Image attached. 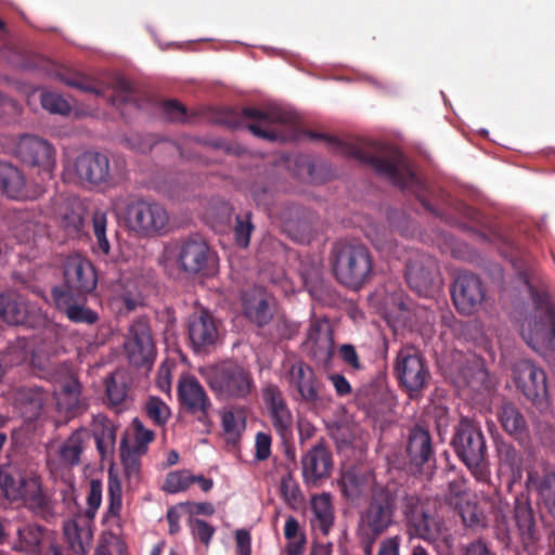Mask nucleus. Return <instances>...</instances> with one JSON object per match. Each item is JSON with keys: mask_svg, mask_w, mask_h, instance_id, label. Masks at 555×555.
<instances>
[{"mask_svg": "<svg viewBox=\"0 0 555 555\" xmlns=\"http://www.w3.org/2000/svg\"><path fill=\"white\" fill-rule=\"evenodd\" d=\"M0 191L9 198L26 201L38 198L43 193V188L40 184H28L16 166L0 163Z\"/></svg>", "mask_w": 555, "mask_h": 555, "instance_id": "4be33fe9", "label": "nucleus"}, {"mask_svg": "<svg viewBox=\"0 0 555 555\" xmlns=\"http://www.w3.org/2000/svg\"><path fill=\"white\" fill-rule=\"evenodd\" d=\"M57 76L63 83L70 88H75L87 93H93L98 96L105 95L106 87L104 83L89 76L69 69H62Z\"/></svg>", "mask_w": 555, "mask_h": 555, "instance_id": "a19ab883", "label": "nucleus"}, {"mask_svg": "<svg viewBox=\"0 0 555 555\" xmlns=\"http://www.w3.org/2000/svg\"><path fill=\"white\" fill-rule=\"evenodd\" d=\"M125 351L134 366H144L153 361L155 346L147 319L139 318L132 322Z\"/></svg>", "mask_w": 555, "mask_h": 555, "instance_id": "6ab92c4d", "label": "nucleus"}, {"mask_svg": "<svg viewBox=\"0 0 555 555\" xmlns=\"http://www.w3.org/2000/svg\"><path fill=\"white\" fill-rule=\"evenodd\" d=\"M461 555H496L492 550L491 543L478 538L462 547Z\"/></svg>", "mask_w": 555, "mask_h": 555, "instance_id": "e2e57ef3", "label": "nucleus"}, {"mask_svg": "<svg viewBox=\"0 0 555 555\" xmlns=\"http://www.w3.org/2000/svg\"><path fill=\"white\" fill-rule=\"evenodd\" d=\"M331 261L336 280L351 289H360L372 275V256L363 244L337 242L332 248Z\"/></svg>", "mask_w": 555, "mask_h": 555, "instance_id": "7ed1b4c3", "label": "nucleus"}, {"mask_svg": "<svg viewBox=\"0 0 555 555\" xmlns=\"http://www.w3.org/2000/svg\"><path fill=\"white\" fill-rule=\"evenodd\" d=\"M106 396L108 402L114 405H120L127 396V386L125 383H118L114 376L106 380Z\"/></svg>", "mask_w": 555, "mask_h": 555, "instance_id": "13d9d810", "label": "nucleus"}, {"mask_svg": "<svg viewBox=\"0 0 555 555\" xmlns=\"http://www.w3.org/2000/svg\"><path fill=\"white\" fill-rule=\"evenodd\" d=\"M262 400L274 430L287 439L292 435L294 420L282 390L275 384H267L262 388Z\"/></svg>", "mask_w": 555, "mask_h": 555, "instance_id": "412c9836", "label": "nucleus"}, {"mask_svg": "<svg viewBox=\"0 0 555 555\" xmlns=\"http://www.w3.org/2000/svg\"><path fill=\"white\" fill-rule=\"evenodd\" d=\"M61 225L68 235H78L83 228V218L80 212L72 209L63 214Z\"/></svg>", "mask_w": 555, "mask_h": 555, "instance_id": "bf43d9fd", "label": "nucleus"}, {"mask_svg": "<svg viewBox=\"0 0 555 555\" xmlns=\"http://www.w3.org/2000/svg\"><path fill=\"white\" fill-rule=\"evenodd\" d=\"M517 372V385L529 400L535 401L546 396V374L543 370L525 361L518 365Z\"/></svg>", "mask_w": 555, "mask_h": 555, "instance_id": "a878e982", "label": "nucleus"}, {"mask_svg": "<svg viewBox=\"0 0 555 555\" xmlns=\"http://www.w3.org/2000/svg\"><path fill=\"white\" fill-rule=\"evenodd\" d=\"M206 382L221 400L246 399L255 389L251 372L234 361H224L210 367Z\"/></svg>", "mask_w": 555, "mask_h": 555, "instance_id": "423d86ee", "label": "nucleus"}, {"mask_svg": "<svg viewBox=\"0 0 555 555\" xmlns=\"http://www.w3.org/2000/svg\"><path fill=\"white\" fill-rule=\"evenodd\" d=\"M280 494L284 502L292 508L299 507L304 504L305 495L293 472L288 470L281 477Z\"/></svg>", "mask_w": 555, "mask_h": 555, "instance_id": "a18cd8bd", "label": "nucleus"}, {"mask_svg": "<svg viewBox=\"0 0 555 555\" xmlns=\"http://www.w3.org/2000/svg\"><path fill=\"white\" fill-rule=\"evenodd\" d=\"M191 534L195 540H198L205 546H208L212 540L216 529L207 521L190 517L188 521Z\"/></svg>", "mask_w": 555, "mask_h": 555, "instance_id": "6e6d98bb", "label": "nucleus"}, {"mask_svg": "<svg viewBox=\"0 0 555 555\" xmlns=\"http://www.w3.org/2000/svg\"><path fill=\"white\" fill-rule=\"evenodd\" d=\"M177 395L183 412L193 415L199 423H209L212 403L196 377L189 375L180 378Z\"/></svg>", "mask_w": 555, "mask_h": 555, "instance_id": "dca6fc26", "label": "nucleus"}, {"mask_svg": "<svg viewBox=\"0 0 555 555\" xmlns=\"http://www.w3.org/2000/svg\"><path fill=\"white\" fill-rule=\"evenodd\" d=\"M451 446L459 460L478 480L488 474V448L481 428L470 418L461 417L454 427Z\"/></svg>", "mask_w": 555, "mask_h": 555, "instance_id": "20e7f679", "label": "nucleus"}, {"mask_svg": "<svg viewBox=\"0 0 555 555\" xmlns=\"http://www.w3.org/2000/svg\"><path fill=\"white\" fill-rule=\"evenodd\" d=\"M281 219L288 231L298 229V231L305 232L310 230L308 212L299 205L293 204L285 207L281 212Z\"/></svg>", "mask_w": 555, "mask_h": 555, "instance_id": "49530a36", "label": "nucleus"}, {"mask_svg": "<svg viewBox=\"0 0 555 555\" xmlns=\"http://www.w3.org/2000/svg\"><path fill=\"white\" fill-rule=\"evenodd\" d=\"M86 517H76L64 524V535L70 550L77 555H86L92 544L93 532L91 522Z\"/></svg>", "mask_w": 555, "mask_h": 555, "instance_id": "cd10ccee", "label": "nucleus"}, {"mask_svg": "<svg viewBox=\"0 0 555 555\" xmlns=\"http://www.w3.org/2000/svg\"><path fill=\"white\" fill-rule=\"evenodd\" d=\"M22 112L20 104L10 98H7L1 93L0 96V119L4 122H13L17 119Z\"/></svg>", "mask_w": 555, "mask_h": 555, "instance_id": "052dcab7", "label": "nucleus"}, {"mask_svg": "<svg viewBox=\"0 0 555 555\" xmlns=\"http://www.w3.org/2000/svg\"><path fill=\"white\" fill-rule=\"evenodd\" d=\"M526 486L538 494L547 513L555 519V472L544 470L540 474L535 469H529Z\"/></svg>", "mask_w": 555, "mask_h": 555, "instance_id": "c85d7f7f", "label": "nucleus"}, {"mask_svg": "<svg viewBox=\"0 0 555 555\" xmlns=\"http://www.w3.org/2000/svg\"><path fill=\"white\" fill-rule=\"evenodd\" d=\"M40 102L44 109L52 114L68 115L70 113L69 103L59 93L44 91L40 95Z\"/></svg>", "mask_w": 555, "mask_h": 555, "instance_id": "864d4df0", "label": "nucleus"}, {"mask_svg": "<svg viewBox=\"0 0 555 555\" xmlns=\"http://www.w3.org/2000/svg\"><path fill=\"white\" fill-rule=\"evenodd\" d=\"M48 530L36 524L25 525L17 530L14 550L27 555H39Z\"/></svg>", "mask_w": 555, "mask_h": 555, "instance_id": "f704fd0d", "label": "nucleus"}, {"mask_svg": "<svg viewBox=\"0 0 555 555\" xmlns=\"http://www.w3.org/2000/svg\"><path fill=\"white\" fill-rule=\"evenodd\" d=\"M499 421L509 436L524 442L528 438V426L522 413L511 402L504 403L499 411Z\"/></svg>", "mask_w": 555, "mask_h": 555, "instance_id": "72a5a7b5", "label": "nucleus"}, {"mask_svg": "<svg viewBox=\"0 0 555 555\" xmlns=\"http://www.w3.org/2000/svg\"><path fill=\"white\" fill-rule=\"evenodd\" d=\"M23 224L15 228V235L21 242L29 241L38 232V224L30 220L29 214H23L18 218Z\"/></svg>", "mask_w": 555, "mask_h": 555, "instance_id": "69168bd1", "label": "nucleus"}, {"mask_svg": "<svg viewBox=\"0 0 555 555\" xmlns=\"http://www.w3.org/2000/svg\"><path fill=\"white\" fill-rule=\"evenodd\" d=\"M13 154L26 166L38 168L39 172L51 178L55 167V150L47 140L23 134L15 143Z\"/></svg>", "mask_w": 555, "mask_h": 555, "instance_id": "9b49d317", "label": "nucleus"}, {"mask_svg": "<svg viewBox=\"0 0 555 555\" xmlns=\"http://www.w3.org/2000/svg\"><path fill=\"white\" fill-rule=\"evenodd\" d=\"M215 121L231 129L245 125L254 135L271 142L297 141L302 135L311 140H327L339 153L370 166L391 184L413 193L426 210L441 217L431 204L430 188L417 177L405 156L395 147L360 139L341 141L313 131H301L295 115L279 107L259 109L247 106L241 111L225 107L217 112Z\"/></svg>", "mask_w": 555, "mask_h": 555, "instance_id": "f257e3e1", "label": "nucleus"}, {"mask_svg": "<svg viewBox=\"0 0 555 555\" xmlns=\"http://www.w3.org/2000/svg\"><path fill=\"white\" fill-rule=\"evenodd\" d=\"M272 438L269 434L258 433L255 441V457L258 461H266L271 455Z\"/></svg>", "mask_w": 555, "mask_h": 555, "instance_id": "774afa93", "label": "nucleus"}, {"mask_svg": "<svg viewBox=\"0 0 555 555\" xmlns=\"http://www.w3.org/2000/svg\"><path fill=\"white\" fill-rule=\"evenodd\" d=\"M397 492L385 486H374L359 511L357 531L385 534L396 525Z\"/></svg>", "mask_w": 555, "mask_h": 555, "instance_id": "39448f33", "label": "nucleus"}, {"mask_svg": "<svg viewBox=\"0 0 555 555\" xmlns=\"http://www.w3.org/2000/svg\"><path fill=\"white\" fill-rule=\"evenodd\" d=\"M125 220L129 230L140 237H154L168 232L170 217L163 204L137 198L127 205Z\"/></svg>", "mask_w": 555, "mask_h": 555, "instance_id": "1a4fd4ad", "label": "nucleus"}, {"mask_svg": "<svg viewBox=\"0 0 555 555\" xmlns=\"http://www.w3.org/2000/svg\"><path fill=\"white\" fill-rule=\"evenodd\" d=\"M15 400L25 417L33 420L40 415L50 400V392L39 386L23 387L17 391Z\"/></svg>", "mask_w": 555, "mask_h": 555, "instance_id": "473e14b6", "label": "nucleus"}, {"mask_svg": "<svg viewBox=\"0 0 555 555\" xmlns=\"http://www.w3.org/2000/svg\"><path fill=\"white\" fill-rule=\"evenodd\" d=\"M191 485H193V475L189 470H175L166 476L162 489L167 493H178L188 490Z\"/></svg>", "mask_w": 555, "mask_h": 555, "instance_id": "3c124183", "label": "nucleus"}, {"mask_svg": "<svg viewBox=\"0 0 555 555\" xmlns=\"http://www.w3.org/2000/svg\"><path fill=\"white\" fill-rule=\"evenodd\" d=\"M131 427L133 430V443L129 446V450L133 451V453L145 455L149 444L155 439V433L147 429L138 417L133 418Z\"/></svg>", "mask_w": 555, "mask_h": 555, "instance_id": "de8ad7c7", "label": "nucleus"}, {"mask_svg": "<svg viewBox=\"0 0 555 555\" xmlns=\"http://www.w3.org/2000/svg\"><path fill=\"white\" fill-rule=\"evenodd\" d=\"M440 273L439 263L433 256L415 250L405 262V280L411 289L426 295Z\"/></svg>", "mask_w": 555, "mask_h": 555, "instance_id": "2eb2a0df", "label": "nucleus"}, {"mask_svg": "<svg viewBox=\"0 0 555 555\" xmlns=\"http://www.w3.org/2000/svg\"><path fill=\"white\" fill-rule=\"evenodd\" d=\"M98 286V274L92 262L80 254L65 257L62 262V283L52 287V298L62 293L69 297H88Z\"/></svg>", "mask_w": 555, "mask_h": 555, "instance_id": "6e6552de", "label": "nucleus"}, {"mask_svg": "<svg viewBox=\"0 0 555 555\" xmlns=\"http://www.w3.org/2000/svg\"><path fill=\"white\" fill-rule=\"evenodd\" d=\"M93 233L96 240L95 250L108 255L111 246L106 237L107 217L106 212L98 209L92 215Z\"/></svg>", "mask_w": 555, "mask_h": 555, "instance_id": "8fccbe9b", "label": "nucleus"}, {"mask_svg": "<svg viewBox=\"0 0 555 555\" xmlns=\"http://www.w3.org/2000/svg\"><path fill=\"white\" fill-rule=\"evenodd\" d=\"M0 488L9 500H22L28 511L47 522L77 511L73 486H66L60 491L62 502H59L42 489L39 476L28 475L12 465L0 469Z\"/></svg>", "mask_w": 555, "mask_h": 555, "instance_id": "f03ea898", "label": "nucleus"}, {"mask_svg": "<svg viewBox=\"0 0 555 555\" xmlns=\"http://www.w3.org/2000/svg\"><path fill=\"white\" fill-rule=\"evenodd\" d=\"M26 318V302L15 292L0 294V319L11 325L23 324Z\"/></svg>", "mask_w": 555, "mask_h": 555, "instance_id": "e433bc0d", "label": "nucleus"}, {"mask_svg": "<svg viewBox=\"0 0 555 555\" xmlns=\"http://www.w3.org/2000/svg\"><path fill=\"white\" fill-rule=\"evenodd\" d=\"M75 171L81 182L92 185H108L119 178L108 157L100 152L88 151L77 156Z\"/></svg>", "mask_w": 555, "mask_h": 555, "instance_id": "a211bd4d", "label": "nucleus"}, {"mask_svg": "<svg viewBox=\"0 0 555 555\" xmlns=\"http://www.w3.org/2000/svg\"><path fill=\"white\" fill-rule=\"evenodd\" d=\"M244 418H238L232 411H227L222 415V428L225 434L232 436H240L244 429Z\"/></svg>", "mask_w": 555, "mask_h": 555, "instance_id": "338daca9", "label": "nucleus"}, {"mask_svg": "<svg viewBox=\"0 0 555 555\" xmlns=\"http://www.w3.org/2000/svg\"><path fill=\"white\" fill-rule=\"evenodd\" d=\"M112 94L108 101L113 106L119 107L126 104L138 106L137 91L125 77L117 76L112 82Z\"/></svg>", "mask_w": 555, "mask_h": 555, "instance_id": "37998d69", "label": "nucleus"}, {"mask_svg": "<svg viewBox=\"0 0 555 555\" xmlns=\"http://www.w3.org/2000/svg\"><path fill=\"white\" fill-rule=\"evenodd\" d=\"M143 454L133 453L129 450V443L126 437L120 441V460L124 466L125 475L128 479H139L141 469V457Z\"/></svg>", "mask_w": 555, "mask_h": 555, "instance_id": "09e8293b", "label": "nucleus"}, {"mask_svg": "<svg viewBox=\"0 0 555 555\" xmlns=\"http://www.w3.org/2000/svg\"><path fill=\"white\" fill-rule=\"evenodd\" d=\"M310 356L326 365L334 356V334L327 321L314 320L310 323L307 334Z\"/></svg>", "mask_w": 555, "mask_h": 555, "instance_id": "393cba45", "label": "nucleus"}, {"mask_svg": "<svg viewBox=\"0 0 555 555\" xmlns=\"http://www.w3.org/2000/svg\"><path fill=\"white\" fill-rule=\"evenodd\" d=\"M311 518L310 525L312 529L319 530L326 535L334 526L335 513L330 493L314 494L310 499Z\"/></svg>", "mask_w": 555, "mask_h": 555, "instance_id": "7c9ffc66", "label": "nucleus"}, {"mask_svg": "<svg viewBox=\"0 0 555 555\" xmlns=\"http://www.w3.org/2000/svg\"><path fill=\"white\" fill-rule=\"evenodd\" d=\"M145 412L154 424L158 426L165 425L170 416L168 405L162 399L156 397L147 399L145 403Z\"/></svg>", "mask_w": 555, "mask_h": 555, "instance_id": "5fc2aeb1", "label": "nucleus"}, {"mask_svg": "<svg viewBox=\"0 0 555 555\" xmlns=\"http://www.w3.org/2000/svg\"><path fill=\"white\" fill-rule=\"evenodd\" d=\"M177 264L190 275H209L217 264V255L207 241L198 234L179 241Z\"/></svg>", "mask_w": 555, "mask_h": 555, "instance_id": "9d476101", "label": "nucleus"}, {"mask_svg": "<svg viewBox=\"0 0 555 555\" xmlns=\"http://www.w3.org/2000/svg\"><path fill=\"white\" fill-rule=\"evenodd\" d=\"M88 431L78 428L56 449L51 448L47 454V466L54 475L72 468L80 463Z\"/></svg>", "mask_w": 555, "mask_h": 555, "instance_id": "aec40b11", "label": "nucleus"}, {"mask_svg": "<svg viewBox=\"0 0 555 555\" xmlns=\"http://www.w3.org/2000/svg\"><path fill=\"white\" fill-rule=\"evenodd\" d=\"M122 507V487L117 477L108 478V505L102 522L111 527L121 528L120 512Z\"/></svg>", "mask_w": 555, "mask_h": 555, "instance_id": "58836bf2", "label": "nucleus"}, {"mask_svg": "<svg viewBox=\"0 0 555 555\" xmlns=\"http://www.w3.org/2000/svg\"><path fill=\"white\" fill-rule=\"evenodd\" d=\"M273 298L262 287H251L242 293L243 315L258 327L266 326L273 318Z\"/></svg>", "mask_w": 555, "mask_h": 555, "instance_id": "5701e85b", "label": "nucleus"}, {"mask_svg": "<svg viewBox=\"0 0 555 555\" xmlns=\"http://www.w3.org/2000/svg\"><path fill=\"white\" fill-rule=\"evenodd\" d=\"M338 352L343 362L353 371H360L363 369V364L361 363L353 345L344 344L339 347Z\"/></svg>", "mask_w": 555, "mask_h": 555, "instance_id": "0e129e2a", "label": "nucleus"}, {"mask_svg": "<svg viewBox=\"0 0 555 555\" xmlns=\"http://www.w3.org/2000/svg\"><path fill=\"white\" fill-rule=\"evenodd\" d=\"M356 400L369 417L376 418L384 410L386 393L374 384H365L358 390Z\"/></svg>", "mask_w": 555, "mask_h": 555, "instance_id": "c9c22d12", "label": "nucleus"}, {"mask_svg": "<svg viewBox=\"0 0 555 555\" xmlns=\"http://www.w3.org/2000/svg\"><path fill=\"white\" fill-rule=\"evenodd\" d=\"M162 108L165 117L171 121L184 122L186 120V108L177 100L164 101Z\"/></svg>", "mask_w": 555, "mask_h": 555, "instance_id": "680f3d73", "label": "nucleus"}, {"mask_svg": "<svg viewBox=\"0 0 555 555\" xmlns=\"http://www.w3.org/2000/svg\"><path fill=\"white\" fill-rule=\"evenodd\" d=\"M409 527L416 537L428 542H435L441 534L442 524L437 517L425 511L423 514L414 517Z\"/></svg>", "mask_w": 555, "mask_h": 555, "instance_id": "79ce46f5", "label": "nucleus"}, {"mask_svg": "<svg viewBox=\"0 0 555 555\" xmlns=\"http://www.w3.org/2000/svg\"><path fill=\"white\" fill-rule=\"evenodd\" d=\"M255 230V225L251 222V212H245L244 215H237L235 218L234 225V240L235 243L246 248L250 242V235Z\"/></svg>", "mask_w": 555, "mask_h": 555, "instance_id": "603ef678", "label": "nucleus"}, {"mask_svg": "<svg viewBox=\"0 0 555 555\" xmlns=\"http://www.w3.org/2000/svg\"><path fill=\"white\" fill-rule=\"evenodd\" d=\"M52 299L56 309L72 323L94 325L100 320L99 313L86 305L87 297H69L61 293L59 298Z\"/></svg>", "mask_w": 555, "mask_h": 555, "instance_id": "bb28decb", "label": "nucleus"}, {"mask_svg": "<svg viewBox=\"0 0 555 555\" xmlns=\"http://www.w3.org/2000/svg\"><path fill=\"white\" fill-rule=\"evenodd\" d=\"M392 371L399 387L412 400L423 396L431 379L426 359L412 346L402 347L398 351Z\"/></svg>", "mask_w": 555, "mask_h": 555, "instance_id": "0eeeda50", "label": "nucleus"}, {"mask_svg": "<svg viewBox=\"0 0 555 555\" xmlns=\"http://www.w3.org/2000/svg\"><path fill=\"white\" fill-rule=\"evenodd\" d=\"M374 475L371 472H363L361 468L350 467L341 474L339 486L344 496L356 501L372 490Z\"/></svg>", "mask_w": 555, "mask_h": 555, "instance_id": "c756f323", "label": "nucleus"}, {"mask_svg": "<svg viewBox=\"0 0 555 555\" xmlns=\"http://www.w3.org/2000/svg\"><path fill=\"white\" fill-rule=\"evenodd\" d=\"M451 297L459 313L470 315L481 307L486 291L481 280L476 274L461 272L452 284Z\"/></svg>", "mask_w": 555, "mask_h": 555, "instance_id": "4468645a", "label": "nucleus"}, {"mask_svg": "<svg viewBox=\"0 0 555 555\" xmlns=\"http://www.w3.org/2000/svg\"><path fill=\"white\" fill-rule=\"evenodd\" d=\"M406 455L411 469L421 472L424 466L431 467L435 462V452L428 430L414 426L408 437Z\"/></svg>", "mask_w": 555, "mask_h": 555, "instance_id": "b1692460", "label": "nucleus"}, {"mask_svg": "<svg viewBox=\"0 0 555 555\" xmlns=\"http://www.w3.org/2000/svg\"><path fill=\"white\" fill-rule=\"evenodd\" d=\"M116 425L105 416H101L94 427V440L102 459L113 455L116 444Z\"/></svg>", "mask_w": 555, "mask_h": 555, "instance_id": "ea45409f", "label": "nucleus"}, {"mask_svg": "<svg viewBox=\"0 0 555 555\" xmlns=\"http://www.w3.org/2000/svg\"><path fill=\"white\" fill-rule=\"evenodd\" d=\"M289 386L298 392V399L310 409L325 405L324 384L314 370L304 361L293 363L288 370Z\"/></svg>", "mask_w": 555, "mask_h": 555, "instance_id": "ddd939ff", "label": "nucleus"}, {"mask_svg": "<svg viewBox=\"0 0 555 555\" xmlns=\"http://www.w3.org/2000/svg\"><path fill=\"white\" fill-rule=\"evenodd\" d=\"M102 502V483L100 480L92 479L90 481L89 493L87 495V509L85 512V517L89 520H93L95 517V513L100 507Z\"/></svg>", "mask_w": 555, "mask_h": 555, "instance_id": "4d7b16f0", "label": "nucleus"}, {"mask_svg": "<svg viewBox=\"0 0 555 555\" xmlns=\"http://www.w3.org/2000/svg\"><path fill=\"white\" fill-rule=\"evenodd\" d=\"M300 468L302 482L307 488H319L331 478L334 460L324 439H321L301 455Z\"/></svg>", "mask_w": 555, "mask_h": 555, "instance_id": "f8f14e48", "label": "nucleus"}, {"mask_svg": "<svg viewBox=\"0 0 555 555\" xmlns=\"http://www.w3.org/2000/svg\"><path fill=\"white\" fill-rule=\"evenodd\" d=\"M514 519L519 531L522 544L528 547L539 540L534 513L528 499H516L514 505Z\"/></svg>", "mask_w": 555, "mask_h": 555, "instance_id": "2f4dec72", "label": "nucleus"}, {"mask_svg": "<svg viewBox=\"0 0 555 555\" xmlns=\"http://www.w3.org/2000/svg\"><path fill=\"white\" fill-rule=\"evenodd\" d=\"M284 537L287 540V555H301L304 553L306 535L300 529L298 520L292 515L286 518Z\"/></svg>", "mask_w": 555, "mask_h": 555, "instance_id": "c03bdc74", "label": "nucleus"}, {"mask_svg": "<svg viewBox=\"0 0 555 555\" xmlns=\"http://www.w3.org/2000/svg\"><path fill=\"white\" fill-rule=\"evenodd\" d=\"M188 337L196 353H206L219 339V322L206 309L193 312L188 318Z\"/></svg>", "mask_w": 555, "mask_h": 555, "instance_id": "f3484780", "label": "nucleus"}, {"mask_svg": "<svg viewBox=\"0 0 555 555\" xmlns=\"http://www.w3.org/2000/svg\"><path fill=\"white\" fill-rule=\"evenodd\" d=\"M455 507L465 527L480 530L487 526L486 515L475 498L462 496Z\"/></svg>", "mask_w": 555, "mask_h": 555, "instance_id": "4c0bfd02", "label": "nucleus"}]
</instances>
